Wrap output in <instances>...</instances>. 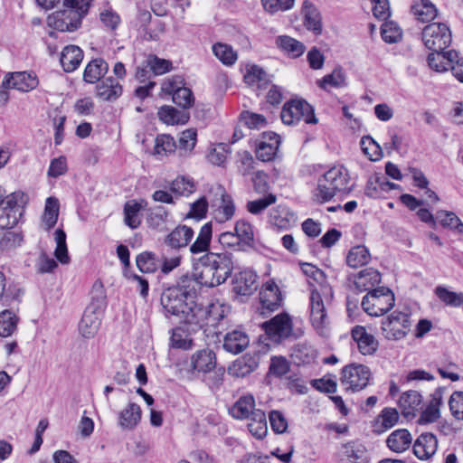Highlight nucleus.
<instances>
[{"instance_id": "58836bf2", "label": "nucleus", "mask_w": 463, "mask_h": 463, "mask_svg": "<svg viewBox=\"0 0 463 463\" xmlns=\"http://www.w3.org/2000/svg\"><path fill=\"white\" fill-rule=\"evenodd\" d=\"M304 24L307 30L313 31L316 34L321 33L320 13L311 2H304L302 8Z\"/></svg>"}, {"instance_id": "37998d69", "label": "nucleus", "mask_w": 463, "mask_h": 463, "mask_svg": "<svg viewBox=\"0 0 463 463\" xmlns=\"http://www.w3.org/2000/svg\"><path fill=\"white\" fill-rule=\"evenodd\" d=\"M60 203L55 197H48L45 202L44 212L42 222L45 230L49 231L57 222L59 216Z\"/></svg>"}, {"instance_id": "de8ad7c7", "label": "nucleus", "mask_w": 463, "mask_h": 463, "mask_svg": "<svg viewBox=\"0 0 463 463\" xmlns=\"http://www.w3.org/2000/svg\"><path fill=\"white\" fill-rule=\"evenodd\" d=\"M212 49L214 56L226 66L233 65L238 59L237 52L229 44L216 43Z\"/></svg>"}, {"instance_id": "412c9836", "label": "nucleus", "mask_w": 463, "mask_h": 463, "mask_svg": "<svg viewBox=\"0 0 463 463\" xmlns=\"http://www.w3.org/2000/svg\"><path fill=\"white\" fill-rule=\"evenodd\" d=\"M458 53L455 50L433 52L428 56V64L437 72L447 71L451 70L454 61L458 58Z\"/></svg>"}, {"instance_id": "a19ab883", "label": "nucleus", "mask_w": 463, "mask_h": 463, "mask_svg": "<svg viewBox=\"0 0 463 463\" xmlns=\"http://www.w3.org/2000/svg\"><path fill=\"white\" fill-rule=\"evenodd\" d=\"M249 419L248 429L252 436L262 439L268 433L266 414L261 410H257Z\"/></svg>"}, {"instance_id": "49530a36", "label": "nucleus", "mask_w": 463, "mask_h": 463, "mask_svg": "<svg viewBox=\"0 0 463 463\" xmlns=\"http://www.w3.org/2000/svg\"><path fill=\"white\" fill-rule=\"evenodd\" d=\"M272 137L271 143H268L267 140H260L257 146L256 156L263 162L271 161L275 157L280 145V137Z\"/></svg>"}, {"instance_id": "8fccbe9b", "label": "nucleus", "mask_w": 463, "mask_h": 463, "mask_svg": "<svg viewBox=\"0 0 463 463\" xmlns=\"http://www.w3.org/2000/svg\"><path fill=\"white\" fill-rule=\"evenodd\" d=\"M24 234L21 232H6L0 238V250L5 252L14 251L24 243Z\"/></svg>"}, {"instance_id": "774afa93", "label": "nucleus", "mask_w": 463, "mask_h": 463, "mask_svg": "<svg viewBox=\"0 0 463 463\" xmlns=\"http://www.w3.org/2000/svg\"><path fill=\"white\" fill-rule=\"evenodd\" d=\"M449 409L458 420H463V392H455L449 398Z\"/></svg>"}, {"instance_id": "ea45409f", "label": "nucleus", "mask_w": 463, "mask_h": 463, "mask_svg": "<svg viewBox=\"0 0 463 463\" xmlns=\"http://www.w3.org/2000/svg\"><path fill=\"white\" fill-rule=\"evenodd\" d=\"M295 215L286 206L279 205L269 213V222L279 229H287L295 222Z\"/></svg>"}, {"instance_id": "bf43d9fd", "label": "nucleus", "mask_w": 463, "mask_h": 463, "mask_svg": "<svg viewBox=\"0 0 463 463\" xmlns=\"http://www.w3.org/2000/svg\"><path fill=\"white\" fill-rule=\"evenodd\" d=\"M147 67L155 75H162L172 70V62L169 60L158 58L156 55H149L146 60Z\"/></svg>"}, {"instance_id": "f257e3e1", "label": "nucleus", "mask_w": 463, "mask_h": 463, "mask_svg": "<svg viewBox=\"0 0 463 463\" xmlns=\"http://www.w3.org/2000/svg\"><path fill=\"white\" fill-rule=\"evenodd\" d=\"M184 283L163 291L161 304L166 316H174L179 322L199 326L208 323L210 319L217 321L220 316L214 311L218 306L211 304L203 307L196 304L194 300V291L190 288L189 283Z\"/></svg>"}, {"instance_id": "a18cd8bd", "label": "nucleus", "mask_w": 463, "mask_h": 463, "mask_svg": "<svg viewBox=\"0 0 463 463\" xmlns=\"http://www.w3.org/2000/svg\"><path fill=\"white\" fill-rule=\"evenodd\" d=\"M371 255L368 249L364 245L353 247L346 257V263L349 267L356 269L369 262Z\"/></svg>"}, {"instance_id": "f03ea898", "label": "nucleus", "mask_w": 463, "mask_h": 463, "mask_svg": "<svg viewBox=\"0 0 463 463\" xmlns=\"http://www.w3.org/2000/svg\"><path fill=\"white\" fill-rule=\"evenodd\" d=\"M44 10L58 8L48 16V24L61 32H72L80 24V20L90 7V2H36Z\"/></svg>"}, {"instance_id": "13d9d810", "label": "nucleus", "mask_w": 463, "mask_h": 463, "mask_svg": "<svg viewBox=\"0 0 463 463\" xmlns=\"http://www.w3.org/2000/svg\"><path fill=\"white\" fill-rule=\"evenodd\" d=\"M290 369L289 362L283 356H273L270 359L269 373L274 377L280 378L286 375Z\"/></svg>"}, {"instance_id": "9d476101", "label": "nucleus", "mask_w": 463, "mask_h": 463, "mask_svg": "<svg viewBox=\"0 0 463 463\" xmlns=\"http://www.w3.org/2000/svg\"><path fill=\"white\" fill-rule=\"evenodd\" d=\"M421 39L429 50L444 51L451 43L452 34L446 24L432 23L423 28Z\"/></svg>"}, {"instance_id": "09e8293b", "label": "nucleus", "mask_w": 463, "mask_h": 463, "mask_svg": "<svg viewBox=\"0 0 463 463\" xmlns=\"http://www.w3.org/2000/svg\"><path fill=\"white\" fill-rule=\"evenodd\" d=\"M346 85V76L342 69H335L332 73L325 75L318 81V86L325 90H328L329 88H343Z\"/></svg>"}, {"instance_id": "4be33fe9", "label": "nucleus", "mask_w": 463, "mask_h": 463, "mask_svg": "<svg viewBox=\"0 0 463 463\" xmlns=\"http://www.w3.org/2000/svg\"><path fill=\"white\" fill-rule=\"evenodd\" d=\"M259 365L255 355L244 354L236 359L228 368V373L233 377L242 378L254 372Z\"/></svg>"}, {"instance_id": "a878e982", "label": "nucleus", "mask_w": 463, "mask_h": 463, "mask_svg": "<svg viewBox=\"0 0 463 463\" xmlns=\"http://www.w3.org/2000/svg\"><path fill=\"white\" fill-rule=\"evenodd\" d=\"M83 59L82 50L76 45H68L63 48L60 61L66 72L74 71L81 63Z\"/></svg>"}, {"instance_id": "6ab92c4d", "label": "nucleus", "mask_w": 463, "mask_h": 463, "mask_svg": "<svg viewBox=\"0 0 463 463\" xmlns=\"http://www.w3.org/2000/svg\"><path fill=\"white\" fill-rule=\"evenodd\" d=\"M352 338L364 355L373 354L378 348V341L363 326H355L351 331Z\"/></svg>"}, {"instance_id": "20e7f679", "label": "nucleus", "mask_w": 463, "mask_h": 463, "mask_svg": "<svg viewBox=\"0 0 463 463\" xmlns=\"http://www.w3.org/2000/svg\"><path fill=\"white\" fill-rule=\"evenodd\" d=\"M349 175L343 166H334L317 179L314 199L318 203L330 201L337 193L347 192Z\"/></svg>"}, {"instance_id": "cd10ccee", "label": "nucleus", "mask_w": 463, "mask_h": 463, "mask_svg": "<svg viewBox=\"0 0 463 463\" xmlns=\"http://www.w3.org/2000/svg\"><path fill=\"white\" fill-rule=\"evenodd\" d=\"M193 368L200 373H208L216 365V356L211 349H202L194 353L191 358Z\"/></svg>"}, {"instance_id": "6e6d98bb", "label": "nucleus", "mask_w": 463, "mask_h": 463, "mask_svg": "<svg viewBox=\"0 0 463 463\" xmlns=\"http://www.w3.org/2000/svg\"><path fill=\"white\" fill-rule=\"evenodd\" d=\"M435 294L447 306L457 307L463 304V293H456L439 286L435 288Z\"/></svg>"}, {"instance_id": "5fc2aeb1", "label": "nucleus", "mask_w": 463, "mask_h": 463, "mask_svg": "<svg viewBox=\"0 0 463 463\" xmlns=\"http://www.w3.org/2000/svg\"><path fill=\"white\" fill-rule=\"evenodd\" d=\"M18 317L11 311L5 310L0 313V335L10 336L16 329Z\"/></svg>"}, {"instance_id": "6e6552de", "label": "nucleus", "mask_w": 463, "mask_h": 463, "mask_svg": "<svg viewBox=\"0 0 463 463\" xmlns=\"http://www.w3.org/2000/svg\"><path fill=\"white\" fill-rule=\"evenodd\" d=\"M211 207L219 223L230 221L235 213V205L231 195L221 184L213 185L209 191Z\"/></svg>"}, {"instance_id": "2eb2a0df", "label": "nucleus", "mask_w": 463, "mask_h": 463, "mask_svg": "<svg viewBox=\"0 0 463 463\" xmlns=\"http://www.w3.org/2000/svg\"><path fill=\"white\" fill-rule=\"evenodd\" d=\"M39 80L33 71H17L8 73L2 81L5 89L13 88L23 92H28L37 88Z\"/></svg>"}, {"instance_id": "393cba45", "label": "nucleus", "mask_w": 463, "mask_h": 463, "mask_svg": "<svg viewBox=\"0 0 463 463\" xmlns=\"http://www.w3.org/2000/svg\"><path fill=\"white\" fill-rule=\"evenodd\" d=\"M121 84L114 78L108 77L101 80L96 87V95L105 101H113L122 94Z\"/></svg>"}, {"instance_id": "dca6fc26", "label": "nucleus", "mask_w": 463, "mask_h": 463, "mask_svg": "<svg viewBox=\"0 0 463 463\" xmlns=\"http://www.w3.org/2000/svg\"><path fill=\"white\" fill-rule=\"evenodd\" d=\"M260 301L261 304V314L278 309L282 303L281 292L278 285L272 281H267L260 288Z\"/></svg>"}, {"instance_id": "a211bd4d", "label": "nucleus", "mask_w": 463, "mask_h": 463, "mask_svg": "<svg viewBox=\"0 0 463 463\" xmlns=\"http://www.w3.org/2000/svg\"><path fill=\"white\" fill-rule=\"evenodd\" d=\"M437 437L430 432L421 433L413 444V453L420 460L430 458L437 451Z\"/></svg>"}, {"instance_id": "c756f323", "label": "nucleus", "mask_w": 463, "mask_h": 463, "mask_svg": "<svg viewBox=\"0 0 463 463\" xmlns=\"http://www.w3.org/2000/svg\"><path fill=\"white\" fill-rule=\"evenodd\" d=\"M411 441V433L405 429H399L388 436L386 445L392 451L402 453L410 448Z\"/></svg>"}, {"instance_id": "338daca9", "label": "nucleus", "mask_w": 463, "mask_h": 463, "mask_svg": "<svg viewBox=\"0 0 463 463\" xmlns=\"http://www.w3.org/2000/svg\"><path fill=\"white\" fill-rule=\"evenodd\" d=\"M136 263L143 273H153L156 270L155 256L150 252L140 253L136 259Z\"/></svg>"}, {"instance_id": "e433bc0d", "label": "nucleus", "mask_w": 463, "mask_h": 463, "mask_svg": "<svg viewBox=\"0 0 463 463\" xmlns=\"http://www.w3.org/2000/svg\"><path fill=\"white\" fill-rule=\"evenodd\" d=\"M420 403L421 396L417 391L406 392L399 399V406L406 418L414 416Z\"/></svg>"}, {"instance_id": "72a5a7b5", "label": "nucleus", "mask_w": 463, "mask_h": 463, "mask_svg": "<svg viewBox=\"0 0 463 463\" xmlns=\"http://www.w3.org/2000/svg\"><path fill=\"white\" fill-rule=\"evenodd\" d=\"M276 44L281 52L291 58L300 57L306 50L304 43L288 35L278 36Z\"/></svg>"}, {"instance_id": "1a4fd4ad", "label": "nucleus", "mask_w": 463, "mask_h": 463, "mask_svg": "<svg viewBox=\"0 0 463 463\" xmlns=\"http://www.w3.org/2000/svg\"><path fill=\"white\" fill-rule=\"evenodd\" d=\"M411 314L393 311L382 320L381 329L383 336L388 340H401L411 331Z\"/></svg>"}, {"instance_id": "f8f14e48", "label": "nucleus", "mask_w": 463, "mask_h": 463, "mask_svg": "<svg viewBox=\"0 0 463 463\" xmlns=\"http://www.w3.org/2000/svg\"><path fill=\"white\" fill-rule=\"evenodd\" d=\"M372 378L371 370L364 364H350L343 368L341 383L346 390L359 392L364 389Z\"/></svg>"}, {"instance_id": "e2e57ef3", "label": "nucleus", "mask_w": 463, "mask_h": 463, "mask_svg": "<svg viewBox=\"0 0 463 463\" xmlns=\"http://www.w3.org/2000/svg\"><path fill=\"white\" fill-rule=\"evenodd\" d=\"M241 120L250 129H260L267 125L266 118L263 115L250 111H243L241 114Z\"/></svg>"}, {"instance_id": "0eeeda50", "label": "nucleus", "mask_w": 463, "mask_h": 463, "mask_svg": "<svg viewBox=\"0 0 463 463\" xmlns=\"http://www.w3.org/2000/svg\"><path fill=\"white\" fill-rule=\"evenodd\" d=\"M280 118L285 125H295L300 120L307 124H317L313 107L303 99H292L286 102L282 108Z\"/></svg>"}, {"instance_id": "4d7b16f0", "label": "nucleus", "mask_w": 463, "mask_h": 463, "mask_svg": "<svg viewBox=\"0 0 463 463\" xmlns=\"http://www.w3.org/2000/svg\"><path fill=\"white\" fill-rule=\"evenodd\" d=\"M168 218V212L163 207H157L148 216L147 223L149 227L161 232L165 230Z\"/></svg>"}, {"instance_id": "4468645a", "label": "nucleus", "mask_w": 463, "mask_h": 463, "mask_svg": "<svg viewBox=\"0 0 463 463\" xmlns=\"http://www.w3.org/2000/svg\"><path fill=\"white\" fill-rule=\"evenodd\" d=\"M262 327L270 340L279 342L291 335L292 321L288 314L280 313L264 322Z\"/></svg>"}, {"instance_id": "423d86ee", "label": "nucleus", "mask_w": 463, "mask_h": 463, "mask_svg": "<svg viewBox=\"0 0 463 463\" xmlns=\"http://www.w3.org/2000/svg\"><path fill=\"white\" fill-rule=\"evenodd\" d=\"M395 304L393 292L386 287L369 291L362 300V307L372 317H381L390 311Z\"/></svg>"}, {"instance_id": "7ed1b4c3", "label": "nucleus", "mask_w": 463, "mask_h": 463, "mask_svg": "<svg viewBox=\"0 0 463 463\" xmlns=\"http://www.w3.org/2000/svg\"><path fill=\"white\" fill-rule=\"evenodd\" d=\"M201 267L194 272L195 281L204 287L213 288L226 281L232 271V261L226 253L207 252L200 258Z\"/></svg>"}, {"instance_id": "aec40b11", "label": "nucleus", "mask_w": 463, "mask_h": 463, "mask_svg": "<svg viewBox=\"0 0 463 463\" xmlns=\"http://www.w3.org/2000/svg\"><path fill=\"white\" fill-rule=\"evenodd\" d=\"M194 237V231L186 225H178L165 239L167 247L174 250L188 246Z\"/></svg>"}, {"instance_id": "7c9ffc66", "label": "nucleus", "mask_w": 463, "mask_h": 463, "mask_svg": "<svg viewBox=\"0 0 463 463\" xmlns=\"http://www.w3.org/2000/svg\"><path fill=\"white\" fill-rule=\"evenodd\" d=\"M146 203L144 200L128 201L124 205V222L131 229H137L141 223L140 211L145 208Z\"/></svg>"}, {"instance_id": "c9c22d12", "label": "nucleus", "mask_w": 463, "mask_h": 463, "mask_svg": "<svg viewBox=\"0 0 463 463\" xmlns=\"http://www.w3.org/2000/svg\"><path fill=\"white\" fill-rule=\"evenodd\" d=\"M258 409H255V400L250 394L241 396L232 407L231 413L236 419H248Z\"/></svg>"}, {"instance_id": "680f3d73", "label": "nucleus", "mask_w": 463, "mask_h": 463, "mask_svg": "<svg viewBox=\"0 0 463 463\" xmlns=\"http://www.w3.org/2000/svg\"><path fill=\"white\" fill-rule=\"evenodd\" d=\"M172 99L174 103L183 109H188L194 105V98L192 90L183 86L181 89L176 90L172 95Z\"/></svg>"}, {"instance_id": "052dcab7", "label": "nucleus", "mask_w": 463, "mask_h": 463, "mask_svg": "<svg viewBox=\"0 0 463 463\" xmlns=\"http://www.w3.org/2000/svg\"><path fill=\"white\" fill-rule=\"evenodd\" d=\"M277 197L273 194H268L263 198L247 203L246 208L252 214H259L267 209L269 205L276 203Z\"/></svg>"}, {"instance_id": "39448f33", "label": "nucleus", "mask_w": 463, "mask_h": 463, "mask_svg": "<svg viewBox=\"0 0 463 463\" xmlns=\"http://www.w3.org/2000/svg\"><path fill=\"white\" fill-rule=\"evenodd\" d=\"M24 194L16 191L9 194L0 186V230L14 227L22 213L20 204L24 203Z\"/></svg>"}, {"instance_id": "2f4dec72", "label": "nucleus", "mask_w": 463, "mask_h": 463, "mask_svg": "<svg viewBox=\"0 0 463 463\" xmlns=\"http://www.w3.org/2000/svg\"><path fill=\"white\" fill-rule=\"evenodd\" d=\"M159 119L167 125L185 124L190 115L184 110H178L172 106H162L157 112Z\"/></svg>"}, {"instance_id": "ddd939ff", "label": "nucleus", "mask_w": 463, "mask_h": 463, "mask_svg": "<svg viewBox=\"0 0 463 463\" xmlns=\"http://www.w3.org/2000/svg\"><path fill=\"white\" fill-rule=\"evenodd\" d=\"M103 314L102 306L92 302L85 309L79 324V332L84 338H92L98 333Z\"/></svg>"}, {"instance_id": "f704fd0d", "label": "nucleus", "mask_w": 463, "mask_h": 463, "mask_svg": "<svg viewBox=\"0 0 463 463\" xmlns=\"http://www.w3.org/2000/svg\"><path fill=\"white\" fill-rule=\"evenodd\" d=\"M109 70L108 63L101 58L90 61L83 73V80L88 83L98 82Z\"/></svg>"}, {"instance_id": "603ef678", "label": "nucleus", "mask_w": 463, "mask_h": 463, "mask_svg": "<svg viewBox=\"0 0 463 463\" xmlns=\"http://www.w3.org/2000/svg\"><path fill=\"white\" fill-rule=\"evenodd\" d=\"M244 81L250 86L257 85L258 88H261L268 82V76L258 65H250L246 69Z\"/></svg>"}, {"instance_id": "c03bdc74", "label": "nucleus", "mask_w": 463, "mask_h": 463, "mask_svg": "<svg viewBox=\"0 0 463 463\" xmlns=\"http://www.w3.org/2000/svg\"><path fill=\"white\" fill-rule=\"evenodd\" d=\"M234 232L243 250L245 247H252L254 244V232L252 225L246 220L236 222Z\"/></svg>"}, {"instance_id": "5701e85b", "label": "nucleus", "mask_w": 463, "mask_h": 463, "mask_svg": "<svg viewBox=\"0 0 463 463\" xmlns=\"http://www.w3.org/2000/svg\"><path fill=\"white\" fill-rule=\"evenodd\" d=\"M382 277L378 270L373 268H367L361 270L354 280V285L359 292L371 291L376 289V286L381 282Z\"/></svg>"}, {"instance_id": "f3484780", "label": "nucleus", "mask_w": 463, "mask_h": 463, "mask_svg": "<svg viewBox=\"0 0 463 463\" xmlns=\"http://www.w3.org/2000/svg\"><path fill=\"white\" fill-rule=\"evenodd\" d=\"M301 269L307 277L310 292L313 289H317L322 291L326 298L332 295V288L327 283L326 274L323 270L310 263H303Z\"/></svg>"}, {"instance_id": "0e129e2a", "label": "nucleus", "mask_w": 463, "mask_h": 463, "mask_svg": "<svg viewBox=\"0 0 463 463\" xmlns=\"http://www.w3.org/2000/svg\"><path fill=\"white\" fill-rule=\"evenodd\" d=\"M197 132L194 128H189L181 133L177 148L184 153L191 152L196 144Z\"/></svg>"}, {"instance_id": "69168bd1", "label": "nucleus", "mask_w": 463, "mask_h": 463, "mask_svg": "<svg viewBox=\"0 0 463 463\" xmlns=\"http://www.w3.org/2000/svg\"><path fill=\"white\" fill-rule=\"evenodd\" d=\"M99 19L103 26L109 31H115L120 24L121 19L117 12L106 8L99 13Z\"/></svg>"}, {"instance_id": "4c0bfd02", "label": "nucleus", "mask_w": 463, "mask_h": 463, "mask_svg": "<svg viewBox=\"0 0 463 463\" xmlns=\"http://www.w3.org/2000/svg\"><path fill=\"white\" fill-rule=\"evenodd\" d=\"M414 18L420 23H429L438 15V9L432 2H415L411 8Z\"/></svg>"}, {"instance_id": "b1692460", "label": "nucleus", "mask_w": 463, "mask_h": 463, "mask_svg": "<svg viewBox=\"0 0 463 463\" xmlns=\"http://www.w3.org/2000/svg\"><path fill=\"white\" fill-rule=\"evenodd\" d=\"M256 274L251 270H242L235 275L233 279V290L239 295L247 296L252 294L256 288Z\"/></svg>"}, {"instance_id": "864d4df0", "label": "nucleus", "mask_w": 463, "mask_h": 463, "mask_svg": "<svg viewBox=\"0 0 463 463\" xmlns=\"http://www.w3.org/2000/svg\"><path fill=\"white\" fill-rule=\"evenodd\" d=\"M54 239L56 242V249L54 256L61 264L70 263V256L66 244V233L61 229H57L54 232Z\"/></svg>"}, {"instance_id": "c85d7f7f", "label": "nucleus", "mask_w": 463, "mask_h": 463, "mask_svg": "<svg viewBox=\"0 0 463 463\" xmlns=\"http://www.w3.org/2000/svg\"><path fill=\"white\" fill-rule=\"evenodd\" d=\"M141 409L137 403L130 402L118 414V425L123 430L135 429L141 420Z\"/></svg>"}, {"instance_id": "bb28decb", "label": "nucleus", "mask_w": 463, "mask_h": 463, "mask_svg": "<svg viewBox=\"0 0 463 463\" xmlns=\"http://www.w3.org/2000/svg\"><path fill=\"white\" fill-rule=\"evenodd\" d=\"M249 336L241 330L235 329L226 334L223 339V348L232 353H241L249 345Z\"/></svg>"}, {"instance_id": "79ce46f5", "label": "nucleus", "mask_w": 463, "mask_h": 463, "mask_svg": "<svg viewBox=\"0 0 463 463\" xmlns=\"http://www.w3.org/2000/svg\"><path fill=\"white\" fill-rule=\"evenodd\" d=\"M213 227L211 222L202 226L197 238L190 246V251L193 254H200L209 250L212 240Z\"/></svg>"}, {"instance_id": "473e14b6", "label": "nucleus", "mask_w": 463, "mask_h": 463, "mask_svg": "<svg viewBox=\"0 0 463 463\" xmlns=\"http://www.w3.org/2000/svg\"><path fill=\"white\" fill-rule=\"evenodd\" d=\"M343 463H368L365 448L361 444L349 443L342 448Z\"/></svg>"}, {"instance_id": "3c124183", "label": "nucleus", "mask_w": 463, "mask_h": 463, "mask_svg": "<svg viewBox=\"0 0 463 463\" xmlns=\"http://www.w3.org/2000/svg\"><path fill=\"white\" fill-rule=\"evenodd\" d=\"M177 148V145L170 135H159L155 141V155L159 156H167L173 154Z\"/></svg>"}, {"instance_id": "9b49d317", "label": "nucleus", "mask_w": 463, "mask_h": 463, "mask_svg": "<svg viewBox=\"0 0 463 463\" xmlns=\"http://www.w3.org/2000/svg\"><path fill=\"white\" fill-rule=\"evenodd\" d=\"M332 298L333 294L326 298L324 293L317 289H313L310 292V321L314 328L320 334L329 323L326 305L329 303Z\"/></svg>"}]
</instances>
